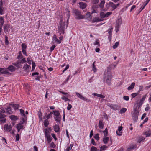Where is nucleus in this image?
Returning a JSON list of instances; mask_svg holds the SVG:
<instances>
[{"label": "nucleus", "mask_w": 151, "mask_h": 151, "mask_svg": "<svg viewBox=\"0 0 151 151\" xmlns=\"http://www.w3.org/2000/svg\"><path fill=\"white\" fill-rule=\"evenodd\" d=\"M112 65H111L107 67V71L105 72L104 75V80L110 86L111 84V80L112 77V75L110 71Z\"/></svg>", "instance_id": "obj_1"}, {"label": "nucleus", "mask_w": 151, "mask_h": 151, "mask_svg": "<svg viewBox=\"0 0 151 151\" xmlns=\"http://www.w3.org/2000/svg\"><path fill=\"white\" fill-rule=\"evenodd\" d=\"M68 24V21H64L63 22L62 19H61L58 26V32L61 35V34H64V31L67 28Z\"/></svg>", "instance_id": "obj_2"}, {"label": "nucleus", "mask_w": 151, "mask_h": 151, "mask_svg": "<svg viewBox=\"0 0 151 151\" xmlns=\"http://www.w3.org/2000/svg\"><path fill=\"white\" fill-rule=\"evenodd\" d=\"M73 13L76 16L75 18L77 19H82L85 18V16L81 14V12L77 9H74L73 10Z\"/></svg>", "instance_id": "obj_3"}, {"label": "nucleus", "mask_w": 151, "mask_h": 151, "mask_svg": "<svg viewBox=\"0 0 151 151\" xmlns=\"http://www.w3.org/2000/svg\"><path fill=\"white\" fill-rule=\"evenodd\" d=\"M53 112L54 116V119L57 122L60 123L61 119V116L59 111H53Z\"/></svg>", "instance_id": "obj_4"}, {"label": "nucleus", "mask_w": 151, "mask_h": 151, "mask_svg": "<svg viewBox=\"0 0 151 151\" xmlns=\"http://www.w3.org/2000/svg\"><path fill=\"white\" fill-rule=\"evenodd\" d=\"M139 111L137 109V108H134V112L132 114V117L133 120L135 122L137 121L139 115Z\"/></svg>", "instance_id": "obj_5"}, {"label": "nucleus", "mask_w": 151, "mask_h": 151, "mask_svg": "<svg viewBox=\"0 0 151 151\" xmlns=\"http://www.w3.org/2000/svg\"><path fill=\"white\" fill-rule=\"evenodd\" d=\"M122 23V19L120 18L116 20V26H115V30L116 32H117L119 31Z\"/></svg>", "instance_id": "obj_6"}, {"label": "nucleus", "mask_w": 151, "mask_h": 151, "mask_svg": "<svg viewBox=\"0 0 151 151\" xmlns=\"http://www.w3.org/2000/svg\"><path fill=\"white\" fill-rule=\"evenodd\" d=\"M76 94L77 95L78 97L80 98L81 99L86 101L87 102H91V100L89 99H88L84 97L83 96L80 94L79 93L77 92H76Z\"/></svg>", "instance_id": "obj_7"}, {"label": "nucleus", "mask_w": 151, "mask_h": 151, "mask_svg": "<svg viewBox=\"0 0 151 151\" xmlns=\"http://www.w3.org/2000/svg\"><path fill=\"white\" fill-rule=\"evenodd\" d=\"M30 68L31 66L27 64H25L23 68L24 71L27 73H28L29 71Z\"/></svg>", "instance_id": "obj_8"}, {"label": "nucleus", "mask_w": 151, "mask_h": 151, "mask_svg": "<svg viewBox=\"0 0 151 151\" xmlns=\"http://www.w3.org/2000/svg\"><path fill=\"white\" fill-rule=\"evenodd\" d=\"M87 6L86 3L83 2H80L79 3V6L81 9H85Z\"/></svg>", "instance_id": "obj_9"}, {"label": "nucleus", "mask_w": 151, "mask_h": 151, "mask_svg": "<svg viewBox=\"0 0 151 151\" xmlns=\"http://www.w3.org/2000/svg\"><path fill=\"white\" fill-rule=\"evenodd\" d=\"M12 127L11 125L5 124L4 125V129L6 131L10 132L12 129Z\"/></svg>", "instance_id": "obj_10"}, {"label": "nucleus", "mask_w": 151, "mask_h": 151, "mask_svg": "<svg viewBox=\"0 0 151 151\" xmlns=\"http://www.w3.org/2000/svg\"><path fill=\"white\" fill-rule=\"evenodd\" d=\"M109 107L114 110H116L118 109V106L115 104H110L109 105Z\"/></svg>", "instance_id": "obj_11"}, {"label": "nucleus", "mask_w": 151, "mask_h": 151, "mask_svg": "<svg viewBox=\"0 0 151 151\" xmlns=\"http://www.w3.org/2000/svg\"><path fill=\"white\" fill-rule=\"evenodd\" d=\"M10 106H12V107L14 108V109L15 110H17L19 109V105L18 104H12V103L9 104Z\"/></svg>", "instance_id": "obj_12"}, {"label": "nucleus", "mask_w": 151, "mask_h": 151, "mask_svg": "<svg viewBox=\"0 0 151 151\" xmlns=\"http://www.w3.org/2000/svg\"><path fill=\"white\" fill-rule=\"evenodd\" d=\"M99 128L101 129H102L104 128V124L103 122V120L101 119L99 120L98 124Z\"/></svg>", "instance_id": "obj_13"}, {"label": "nucleus", "mask_w": 151, "mask_h": 151, "mask_svg": "<svg viewBox=\"0 0 151 151\" xmlns=\"http://www.w3.org/2000/svg\"><path fill=\"white\" fill-rule=\"evenodd\" d=\"M122 126H119V127L118 131H116V133L118 135L120 136L122 135V132H121V131L122 130Z\"/></svg>", "instance_id": "obj_14"}, {"label": "nucleus", "mask_w": 151, "mask_h": 151, "mask_svg": "<svg viewBox=\"0 0 151 151\" xmlns=\"http://www.w3.org/2000/svg\"><path fill=\"white\" fill-rule=\"evenodd\" d=\"M12 64L13 65L18 68H21L22 67V65L19 64L18 60L16 62L13 63Z\"/></svg>", "instance_id": "obj_15"}, {"label": "nucleus", "mask_w": 151, "mask_h": 151, "mask_svg": "<svg viewBox=\"0 0 151 151\" xmlns=\"http://www.w3.org/2000/svg\"><path fill=\"white\" fill-rule=\"evenodd\" d=\"M0 73L1 74H6L9 73V72L4 68H0Z\"/></svg>", "instance_id": "obj_16"}, {"label": "nucleus", "mask_w": 151, "mask_h": 151, "mask_svg": "<svg viewBox=\"0 0 151 151\" xmlns=\"http://www.w3.org/2000/svg\"><path fill=\"white\" fill-rule=\"evenodd\" d=\"M45 137L46 138L47 141L48 143H50L52 141V138L51 137L50 134L45 136Z\"/></svg>", "instance_id": "obj_17"}, {"label": "nucleus", "mask_w": 151, "mask_h": 151, "mask_svg": "<svg viewBox=\"0 0 151 151\" xmlns=\"http://www.w3.org/2000/svg\"><path fill=\"white\" fill-rule=\"evenodd\" d=\"M102 20L99 19L98 17H94L93 18V20L92 21V23H94L95 22H99L101 21Z\"/></svg>", "instance_id": "obj_18"}, {"label": "nucleus", "mask_w": 151, "mask_h": 151, "mask_svg": "<svg viewBox=\"0 0 151 151\" xmlns=\"http://www.w3.org/2000/svg\"><path fill=\"white\" fill-rule=\"evenodd\" d=\"M6 110V112L7 113L9 114H12L13 113V112L11 110V108L10 107H8L7 108H5Z\"/></svg>", "instance_id": "obj_19"}, {"label": "nucleus", "mask_w": 151, "mask_h": 151, "mask_svg": "<svg viewBox=\"0 0 151 151\" xmlns=\"http://www.w3.org/2000/svg\"><path fill=\"white\" fill-rule=\"evenodd\" d=\"M7 69L11 72H13L15 70L16 68L12 65L9 66Z\"/></svg>", "instance_id": "obj_20"}, {"label": "nucleus", "mask_w": 151, "mask_h": 151, "mask_svg": "<svg viewBox=\"0 0 151 151\" xmlns=\"http://www.w3.org/2000/svg\"><path fill=\"white\" fill-rule=\"evenodd\" d=\"M54 131L56 132H58L60 131L59 126L58 125L56 124L54 126Z\"/></svg>", "instance_id": "obj_21"}, {"label": "nucleus", "mask_w": 151, "mask_h": 151, "mask_svg": "<svg viewBox=\"0 0 151 151\" xmlns=\"http://www.w3.org/2000/svg\"><path fill=\"white\" fill-rule=\"evenodd\" d=\"M109 140V137H104L103 138V141L104 144H106L108 143V141Z\"/></svg>", "instance_id": "obj_22"}, {"label": "nucleus", "mask_w": 151, "mask_h": 151, "mask_svg": "<svg viewBox=\"0 0 151 151\" xmlns=\"http://www.w3.org/2000/svg\"><path fill=\"white\" fill-rule=\"evenodd\" d=\"M143 103L141 101H139V102H138L136 104V107L135 108H137V109H139L142 104Z\"/></svg>", "instance_id": "obj_23"}, {"label": "nucleus", "mask_w": 151, "mask_h": 151, "mask_svg": "<svg viewBox=\"0 0 151 151\" xmlns=\"http://www.w3.org/2000/svg\"><path fill=\"white\" fill-rule=\"evenodd\" d=\"M92 95L94 96L99 97L102 98H104L105 97V96L103 95L96 93H93Z\"/></svg>", "instance_id": "obj_24"}, {"label": "nucleus", "mask_w": 151, "mask_h": 151, "mask_svg": "<svg viewBox=\"0 0 151 151\" xmlns=\"http://www.w3.org/2000/svg\"><path fill=\"white\" fill-rule=\"evenodd\" d=\"M53 114V112H50V113L48 114L47 116H46V117L45 116L44 117V119H45L46 118L47 119H48L50 118H51L52 117V115Z\"/></svg>", "instance_id": "obj_25"}, {"label": "nucleus", "mask_w": 151, "mask_h": 151, "mask_svg": "<svg viewBox=\"0 0 151 151\" xmlns=\"http://www.w3.org/2000/svg\"><path fill=\"white\" fill-rule=\"evenodd\" d=\"M144 134L146 135V137H150L151 135V130H149L146 131Z\"/></svg>", "instance_id": "obj_26"}, {"label": "nucleus", "mask_w": 151, "mask_h": 151, "mask_svg": "<svg viewBox=\"0 0 151 151\" xmlns=\"http://www.w3.org/2000/svg\"><path fill=\"white\" fill-rule=\"evenodd\" d=\"M66 12H65V13L66 14V16L68 18L67 21H68L70 15V11L68 10L67 9H66Z\"/></svg>", "instance_id": "obj_27"}, {"label": "nucleus", "mask_w": 151, "mask_h": 151, "mask_svg": "<svg viewBox=\"0 0 151 151\" xmlns=\"http://www.w3.org/2000/svg\"><path fill=\"white\" fill-rule=\"evenodd\" d=\"M135 85V83H132L130 86H129L127 88L128 90H130L132 89Z\"/></svg>", "instance_id": "obj_28"}, {"label": "nucleus", "mask_w": 151, "mask_h": 151, "mask_svg": "<svg viewBox=\"0 0 151 151\" xmlns=\"http://www.w3.org/2000/svg\"><path fill=\"white\" fill-rule=\"evenodd\" d=\"M4 17L1 16L0 17V23L1 26L3 25L4 22Z\"/></svg>", "instance_id": "obj_29"}, {"label": "nucleus", "mask_w": 151, "mask_h": 151, "mask_svg": "<svg viewBox=\"0 0 151 151\" xmlns=\"http://www.w3.org/2000/svg\"><path fill=\"white\" fill-rule=\"evenodd\" d=\"M96 61H94L92 64V70L94 72H95L97 71V69L96 68V66L95 65V64L96 63Z\"/></svg>", "instance_id": "obj_30"}, {"label": "nucleus", "mask_w": 151, "mask_h": 151, "mask_svg": "<svg viewBox=\"0 0 151 151\" xmlns=\"http://www.w3.org/2000/svg\"><path fill=\"white\" fill-rule=\"evenodd\" d=\"M107 148V147L105 145H103L100 147L99 151H104Z\"/></svg>", "instance_id": "obj_31"}, {"label": "nucleus", "mask_w": 151, "mask_h": 151, "mask_svg": "<svg viewBox=\"0 0 151 151\" xmlns=\"http://www.w3.org/2000/svg\"><path fill=\"white\" fill-rule=\"evenodd\" d=\"M105 3L104 0H102L99 4V6L101 8H103L104 6Z\"/></svg>", "instance_id": "obj_32"}, {"label": "nucleus", "mask_w": 151, "mask_h": 151, "mask_svg": "<svg viewBox=\"0 0 151 151\" xmlns=\"http://www.w3.org/2000/svg\"><path fill=\"white\" fill-rule=\"evenodd\" d=\"M21 120L20 121V124H23L25 122V121H26L27 119V117L26 116L25 117H22L21 118Z\"/></svg>", "instance_id": "obj_33"}, {"label": "nucleus", "mask_w": 151, "mask_h": 151, "mask_svg": "<svg viewBox=\"0 0 151 151\" xmlns=\"http://www.w3.org/2000/svg\"><path fill=\"white\" fill-rule=\"evenodd\" d=\"M22 124H20L19 123L16 125V127H18L19 129H23L24 128L23 127L24 126L22 125Z\"/></svg>", "instance_id": "obj_34"}, {"label": "nucleus", "mask_w": 151, "mask_h": 151, "mask_svg": "<svg viewBox=\"0 0 151 151\" xmlns=\"http://www.w3.org/2000/svg\"><path fill=\"white\" fill-rule=\"evenodd\" d=\"M10 118L12 120L15 121L17 119V116L14 115H12L10 116Z\"/></svg>", "instance_id": "obj_35"}, {"label": "nucleus", "mask_w": 151, "mask_h": 151, "mask_svg": "<svg viewBox=\"0 0 151 151\" xmlns=\"http://www.w3.org/2000/svg\"><path fill=\"white\" fill-rule=\"evenodd\" d=\"M102 132L104 134V137H106L108 135V129L107 128H106L105 130L103 131Z\"/></svg>", "instance_id": "obj_36"}, {"label": "nucleus", "mask_w": 151, "mask_h": 151, "mask_svg": "<svg viewBox=\"0 0 151 151\" xmlns=\"http://www.w3.org/2000/svg\"><path fill=\"white\" fill-rule=\"evenodd\" d=\"M110 6L112 7L114 9H115L116 8V5L114 4L113 2H110Z\"/></svg>", "instance_id": "obj_37"}, {"label": "nucleus", "mask_w": 151, "mask_h": 151, "mask_svg": "<svg viewBox=\"0 0 151 151\" xmlns=\"http://www.w3.org/2000/svg\"><path fill=\"white\" fill-rule=\"evenodd\" d=\"M4 11V7L2 6H0V14L1 15H2L4 13L3 12Z\"/></svg>", "instance_id": "obj_38"}, {"label": "nucleus", "mask_w": 151, "mask_h": 151, "mask_svg": "<svg viewBox=\"0 0 151 151\" xmlns=\"http://www.w3.org/2000/svg\"><path fill=\"white\" fill-rule=\"evenodd\" d=\"M46 119L44 121V124L45 127H47L49 124V122Z\"/></svg>", "instance_id": "obj_39"}, {"label": "nucleus", "mask_w": 151, "mask_h": 151, "mask_svg": "<svg viewBox=\"0 0 151 151\" xmlns=\"http://www.w3.org/2000/svg\"><path fill=\"white\" fill-rule=\"evenodd\" d=\"M127 109L125 108H123L121 109L120 111V113L121 114H123L124 113L127 111Z\"/></svg>", "instance_id": "obj_40"}, {"label": "nucleus", "mask_w": 151, "mask_h": 151, "mask_svg": "<svg viewBox=\"0 0 151 151\" xmlns=\"http://www.w3.org/2000/svg\"><path fill=\"white\" fill-rule=\"evenodd\" d=\"M19 64L23 63H24L27 62V61L25 60V58H23L22 60H18Z\"/></svg>", "instance_id": "obj_41"}, {"label": "nucleus", "mask_w": 151, "mask_h": 151, "mask_svg": "<svg viewBox=\"0 0 151 151\" xmlns=\"http://www.w3.org/2000/svg\"><path fill=\"white\" fill-rule=\"evenodd\" d=\"M94 45H97L98 47L100 46V43L99 42V40L98 39H96L95 42L94 43Z\"/></svg>", "instance_id": "obj_42"}, {"label": "nucleus", "mask_w": 151, "mask_h": 151, "mask_svg": "<svg viewBox=\"0 0 151 151\" xmlns=\"http://www.w3.org/2000/svg\"><path fill=\"white\" fill-rule=\"evenodd\" d=\"M20 111L22 116H23L24 117H25L26 116L25 114L24 110L22 109H20Z\"/></svg>", "instance_id": "obj_43"}, {"label": "nucleus", "mask_w": 151, "mask_h": 151, "mask_svg": "<svg viewBox=\"0 0 151 151\" xmlns=\"http://www.w3.org/2000/svg\"><path fill=\"white\" fill-rule=\"evenodd\" d=\"M38 116L39 119L40 120L42 119V114L41 111L40 109V110L38 112Z\"/></svg>", "instance_id": "obj_44"}, {"label": "nucleus", "mask_w": 151, "mask_h": 151, "mask_svg": "<svg viewBox=\"0 0 151 151\" xmlns=\"http://www.w3.org/2000/svg\"><path fill=\"white\" fill-rule=\"evenodd\" d=\"M94 138L97 140L98 141L99 139V134L97 133L95 134V135L94 136Z\"/></svg>", "instance_id": "obj_45"}, {"label": "nucleus", "mask_w": 151, "mask_h": 151, "mask_svg": "<svg viewBox=\"0 0 151 151\" xmlns=\"http://www.w3.org/2000/svg\"><path fill=\"white\" fill-rule=\"evenodd\" d=\"M86 16L87 18H90L91 19L92 17L91 16V14L90 12H87Z\"/></svg>", "instance_id": "obj_46"}, {"label": "nucleus", "mask_w": 151, "mask_h": 151, "mask_svg": "<svg viewBox=\"0 0 151 151\" xmlns=\"http://www.w3.org/2000/svg\"><path fill=\"white\" fill-rule=\"evenodd\" d=\"M136 145H131L129 148L130 150H132L133 149L136 148Z\"/></svg>", "instance_id": "obj_47"}, {"label": "nucleus", "mask_w": 151, "mask_h": 151, "mask_svg": "<svg viewBox=\"0 0 151 151\" xmlns=\"http://www.w3.org/2000/svg\"><path fill=\"white\" fill-rule=\"evenodd\" d=\"M63 100H65V101L66 102L68 101H70V99H68L67 97H66L65 96H63L61 98Z\"/></svg>", "instance_id": "obj_48"}, {"label": "nucleus", "mask_w": 151, "mask_h": 151, "mask_svg": "<svg viewBox=\"0 0 151 151\" xmlns=\"http://www.w3.org/2000/svg\"><path fill=\"white\" fill-rule=\"evenodd\" d=\"M99 151V150H97L96 148L94 146H92L91 149L90 151Z\"/></svg>", "instance_id": "obj_49"}, {"label": "nucleus", "mask_w": 151, "mask_h": 151, "mask_svg": "<svg viewBox=\"0 0 151 151\" xmlns=\"http://www.w3.org/2000/svg\"><path fill=\"white\" fill-rule=\"evenodd\" d=\"M145 139V138L143 137H142L139 138V139L137 141V142L140 143L141 142Z\"/></svg>", "instance_id": "obj_50"}, {"label": "nucleus", "mask_w": 151, "mask_h": 151, "mask_svg": "<svg viewBox=\"0 0 151 151\" xmlns=\"http://www.w3.org/2000/svg\"><path fill=\"white\" fill-rule=\"evenodd\" d=\"M119 45V42H116L115 44L113 46V48L114 49H116V48Z\"/></svg>", "instance_id": "obj_51"}, {"label": "nucleus", "mask_w": 151, "mask_h": 151, "mask_svg": "<svg viewBox=\"0 0 151 151\" xmlns=\"http://www.w3.org/2000/svg\"><path fill=\"white\" fill-rule=\"evenodd\" d=\"M22 57H23V56L21 52L20 51L19 52V55L17 57V58L19 59H21L22 58Z\"/></svg>", "instance_id": "obj_52"}, {"label": "nucleus", "mask_w": 151, "mask_h": 151, "mask_svg": "<svg viewBox=\"0 0 151 151\" xmlns=\"http://www.w3.org/2000/svg\"><path fill=\"white\" fill-rule=\"evenodd\" d=\"M21 46L22 47V49L26 50L27 47L25 44L23 43L22 44Z\"/></svg>", "instance_id": "obj_53"}, {"label": "nucleus", "mask_w": 151, "mask_h": 151, "mask_svg": "<svg viewBox=\"0 0 151 151\" xmlns=\"http://www.w3.org/2000/svg\"><path fill=\"white\" fill-rule=\"evenodd\" d=\"M105 14L103 12H101L100 13V16L101 18L105 17Z\"/></svg>", "instance_id": "obj_54"}, {"label": "nucleus", "mask_w": 151, "mask_h": 151, "mask_svg": "<svg viewBox=\"0 0 151 151\" xmlns=\"http://www.w3.org/2000/svg\"><path fill=\"white\" fill-rule=\"evenodd\" d=\"M92 3L93 4H96L99 1V0H91Z\"/></svg>", "instance_id": "obj_55"}, {"label": "nucleus", "mask_w": 151, "mask_h": 151, "mask_svg": "<svg viewBox=\"0 0 151 151\" xmlns=\"http://www.w3.org/2000/svg\"><path fill=\"white\" fill-rule=\"evenodd\" d=\"M36 66L35 63L33 61L32 62V71L34 70Z\"/></svg>", "instance_id": "obj_56"}, {"label": "nucleus", "mask_w": 151, "mask_h": 151, "mask_svg": "<svg viewBox=\"0 0 151 151\" xmlns=\"http://www.w3.org/2000/svg\"><path fill=\"white\" fill-rule=\"evenodd\" d=\"M5 44L6 45H8L9 44V41L8 39V37L7 36L5 35Z\"/></svg>", "instance_id": "obj_57"}, {"label": "nucleus", "mask_w": 151, "mask_h": 151, "mask_svg": "<svg viewBox=\"0 0 151 151\" xmlns=\"http://www.w3.org/2000/svg\"><path fill=\"white\" fill-rule=\"evenodd\" d=\"M112 14L111 12H108L106 14H105V17H108L110 15Z\"/></svg>", "instance_id": "obj_58"}, {"label": "nucleus", "mask_w": 151, "mask_h": 151, "mask_svg": "<svg viewBox=\"0 0 151 151\" xmlns=\"http://www.w3.org/2000/svg\"><path fill=\"white\" fill-rule=\"evenodd\" d=\"M6 116L5 115L2 114L1 113H0V119H4Z\"/></svg>", "instance_id": "obj_59"}, {"label": "nucleus", "mask_w": 151, "mask_h": 151, "mask_svg": "<svg viewBox=\"0 0 151 151\" xmlns=\"http://www.w3.org/2000/svg\"><path fill=\"white\" fill-rule=\"evenodd\" d=\"M50 147L52 148H55L56 146V145L54 144L53 142H52L50 144Z\"/></svg>", "instance_id": "obj_60"}, {"label": "nucleus", "mask_w": 151, "mask_h": 151, "mask_svg": "<svg viewBox=\"0 0 151 151\" xmlns=\"http://www.w3.org/2000/svg\"><path fill=\"white\" fill-rule=\"evenodd\" d=\"M5 110V109L4 108L1 109V110H0V113H1V114L5 113L6 112Z\"/></svg>", "instance_id": "obj_61"}, {"label": "nucleus", "mask_w": 151, "mask_h": 151, "mask_svg": "<svg viewBox=\"0 0 151 151\" xmlns=\"http://www.w3.org/2000/svg\"><path fill=\"white\" fill-rule=\"evenodd\" d=\"M139 94V93H133L132 94V96L133 98H134L135 96H137Z\"/></svg>", "instance_id": "obj_62"}, {"label": "nucleus", "mask_w": 151, "mask_h": 151, "mask_svg": "<svg viewBox=\"0 0 151 151\" xmlns=\"http://www.w3.org/2000/svg\"><path fill=\"white\" fill-rule=\"evenodd\" d=\"M68 106L67 108V109L68 110H69L72 108V106L71 104H69V103H68Z\"/></svg>", "instance_id": "obj_63"}, {"label": "nucleus", "mask_w": 151, "mask_h": 151, "mask_svg": "<svg viewBox=\"0 0 151 151\" xmlns=\"http://www.w3.org/2000/svg\"><path fill=\"white\" fill-rule=\"evenodd\" d=\"M123 99L124 100L128 101L129 99V97L128 96H123Z\"/></svg>", "instance_id": "obj_64"}]
</instances>
